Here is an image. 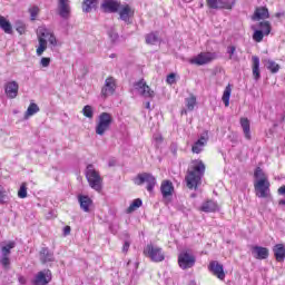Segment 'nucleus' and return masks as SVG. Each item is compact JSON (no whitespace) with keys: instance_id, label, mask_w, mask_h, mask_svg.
<instances>
[{"instance_id":"obj_25","label":"nucleus","mask_w":285,"mask_h":285,"mask_svg":"<svg viewBox=\"0 0 285 285\" xmlns=\"http://www.w3.org/2000/svg\"><path fill=\"white\" fill-rule=\"evenodd\" d=\"M273 253L276 262H284L285 259V246L284 244H276L273 247Z\"/></svg>"},{"instance_id":"obj_26","label":"nucleus","mask_w":285,"mask_h":285,"mask_svg":"<svg viewBox=\"0 0 285 285\" xmlns=\"http://www.w3.org/2000/svg\"><path fill=\"white\" fill-rule=\"evenodd\" d=\"M97 6H99V0H83L82 11L92 12V10H97Z\"/></svg>"},{"instance_id":"obj_6","label":"nucleus","mask_w":285,"mask_h":285,"mask_svg":"<svg viewBox=\"0 0 285 285\" xmlns=\"http://www.w3.org/2000/svg\"><path fill=\"white\" fill-rule=\"evenodd\" d=\"M196 263L197 258L190 250H183L178 254V266L181 268V271H188L189 268H193Z\"/></svg>"},{"instance_id":"obj_32","label":"nucleus","mask_w":285,"mask_h":285,"mask_svg":"<svg viewBox=\"0 0 285 285\" xmlns=\"http://www.w3.org/2000/svg\"><path fill=\"white\" fill-rule=\"evenodd\" d=\"M258 28L261 32L265 35V37H268V35H271V31L273 30V27L271 26L269 21H261L258 23Z\"/></svg>"},{"instance_id":"obj_7","label":"nucleus","mask_w":285,"mask_h":285,"mask_svg":"<svg viewBox=\"0 0 285 285\" xmlns=\"http://www.w3.org/2000/svg\"><path fill=\"white\" fill-rule=\"evenodd\" d=\"M217 59V53L210 51H203L189 59L191 66H207V63H213Z\"/></svg>"},{"instance_id":"obj_20","label":"nucleus","mask_w":285,"mask_h":285,"mask_svg":"<svg viewBox=\"0 0 285 285\" xmlns=\"http://www.w3.org/2000/svg\"><path fill=\"white\" fill-rule=\"evenodd\" d=\"M252 255H254L255 259H268V248L263 246H253Z\"/></svg>"},{"instance_id":"obj_8","label":"nucleus","mask_w":285,"mask_h":285,"mask_svg":"<svg viewBox=\"0 0 285 285\" xmlns=\"http://www.w3.org/2000/svg\"><path fill=\"white\" fill-rule=\"evenodd\" d=\"M145 255L155 263L164 262V259H166V254L164 253V249L155 244L147 245Z\"/></svg>"},{"instance_id":"obj_47","label":"nucleus","mask_w":285,"mask_h":285,"mask_svg":"<svg viewBox=\"0 0 285 285\" xmlns=\"http://www.w3.org/2000/svg\"><path fill=\"white\" fill-rule=\"evenodd\" d=\"M135 90L139 91V95H144V79H140L134 85Z\"/></svg>"},{"instance_id":"obj_9","label":"nucleus","mask_w":285,"mask_h":285,"mask_svg":"<svg viewBox=\"0 0 285 285\" xmlns=\"http://www.w3.org/2000/svg\"><path fill=\"white\" fill-rule=\"evenodd\" d=\"M14 246H17V243L14 240H11L7 245L1 247L0 264L6 269L10 268V254L12 253L11 250L12 248H14Z\"/></svg>"},{"instance_id":"obj_29","label":"nucleus","mask_w":285,"mask_h":285,"mask_svg":"<svg viewBox=\"0 0 285 285\" xmlns=\"http://www.w3.org/2000/svg\"><path fill=\"white\" fill-rule=\"evenodd\" d=\"M233 92V88L230 83L225 87L223 92L222 101L224 102L225 107L228 108L230 106V95Z\"/></svg>"},{"instance_id":"obj_54","label":"nucleus","mask_w":285,"mask_h":285,"mask_svg":"<svg viewBox=\"0 0 285 285\" xmlns=\"http://www.w3.org/2000/svg\"><path fill=\"white\" fill-rule=\"evenodd\" d=\"M130 248V243L129 242H125L124 246H122V253H128Z\"/></svg>"},{"instance_id":"obj_52","label":"nucleus","mask_w":285,"mask_h":285,"mask_svg":"<svg viewBox=\"0 0 285 285\" xmlns=\"http://www.w3.org/2000/svg\"><path fill=\"white\" fill-rule=\"evenodd\" d=\"M17 32H19V35H24L26 33V27L23 24L18 26L16 28Z\"/></svg>"},{"instance_id":"obj_5","label":"nucleus","mask_w":285,"mask_h":285,"mask_svg":"<svg viewBox=\"0 0 285 285\" xmlns=\"http://www.w3.org/2000/svg\"><path fill=\"white\" fill-rule=\"evenodd\" d=\"M112 126V115L109 112H101L98 117V122L96 125V135L104 137L110 127Z\"/></svg>"},{"instance_id":"obj_33","label":"nucleus","mask_w":285,"mask_h":285,"mask_svg":"<svg viewBox=\"0 0 285 285\" xmlns=\"http://www.w3.org/2000/svg\"><path fill=\"white\" fill-rule=\"evenodd\" d=\"M142 204H144V200H141V198L135 199V200L130 204V206L126 209V213H127L128 215H130V213H135V210H137L138 208H141Z\"/></svg>"},{"instance_id":"obj_13","label":"nucleus","mask_w":285,"mask_h":285,"mask_svg":"<svg viewBox=\"0 0 285 285\" xmlns=\"http://www.w3.org/2000/svg\"><path fill=\"white\" fill-rule=\"evenodd\" d=\"M115 88H116L115 78L108 77L105 80V86L101 88L100 96L102 97V99H108L110 95H115Z\"/></svg>"},{"instance_id":"obj_46","label":"nucleus","mask_w":285,"mask_h":285,"mask_svg":"<svg viewBox=\"0 0 285 285\" xmlns=\"http://www.w3.org/2000/svg\"><path fill=\"white\" fill-rule=\"evenodd\" d=\"M29 13L31 16V20L35 21V19H37V16L39 14V7L33 6L29 8Z\"/></svg>"},{"instance_id":"obj_38","label":"nucleus","mask_w":285,"mask_h":285,"mask_svg":"<svg viewBox=\"0 0 285 285\" xmlns=\"http://www.w3.org/2000/svg\"><path fill=\"white\" fill-rule=\"evenodd\" d=\"M264 37H266V35L259 29L255 30L253 33V40L256 41V43H262L264 41Z\"/></svg>"},{"instance_id":"obj_37","label":"nucleus","mask_w":285,"mask_h":285,"mask_svg":"<svg viewBox=\"0 0 285 285\" xmlns=\"http://www.w3.org/2000/svg\"><path fill=\"white\" fill-rule=\"evenodd\" d=\"M267 70H269V72H272V75L279 72V63H277L273 60H267Z\"/></svg>"},{"instance_id":"obj_23","label":"nucleus","mask_w":285,"mask_h":285,"mask_svg":"<svg viewBox=\"0 0 285 285\" xmlns=\"http://www.w3.org/2000/svg\"><path fill=\"white\" fill-rule=\"evenodd\" d=\"M40 262L41 264H48V262H55V254L50 252L48 247H42L40 250Z\"/></svg>"},{"instance_id":"obj_44","label":"nucleus","mask_w":285,"mask_h":285,"mask_svg":"<svg viewBox=\"0 0 285 285\" xmlns=\"http://www.w3.org/2000/svg\"><path fill=\"white\" fill-rule=\"evenodd\" d=\"M144 95L153 99L155 97V90H153L148 85L144 83Z\"/></svg>"},{"instance_id":"obj_41","label":"nucleus","mask_w":285,"mask_h":285,"mask_svg":"<svg viewBox=\"0 0 285 285\" xmlns=\"http://www.w3.org/2000/svg\"><path fill=\"white\" fill-rule=\"evenodd\" d=\"M82 115H85L88 119H92L95 112L92 111V107L86 105L82 109Z\"/></svg>"},{"instance_id":"obj_34","label":"nucleus","mask_w":285,"mask_h":285,"mask_svg":"<svg viewBox=\"0 0 285 285\" xmlns=\"http://www.w3.org/2000/svg\"><path fill=\"white\" fill-rule=\"evenodd\" d=\"M187 109L189 111L195 110V107L197 106V97L195 95H190L188 98L185 99Z\"/></svg>"},{"instance_id":"obj_3","label":"nucleus","mask_w":285,"mask_h":285,"mask_svg":"<svg viewBox=\"0 0 285 285\" xmlns=\"http://www.w3.org/2000/svg\"><path fill=\"white\" fill-rule=\"evenodd\" d=\"M48 39L50 46L57 47V37H55V33H52L48 28L46 27H39L38 28V41L39 46L37 48V55L38 57H41L46 50H48Z\"/></svg>"},{"instance_id":"obj_2","label":"nucleus","mask_w":285,"mask_h":285,"mask_svg":"<svg viewBox=\"0 0 285 285\" xmlns=\"http://www.w3.org/2000/svg\"><path fill=\"white\" fill-rule=\"evenodd\" d=\"M254 190L256 197H259L261 199H268V197H271V181L262 167H256L254 170Z\"/></svg>"},{"instance_id":"obj_10","label":"nucleus","mask_w":285,"mask_h":285,"mask_svg":"<svg viewBox=\"0 0 285 285\" xmlns=\"http://www.w3.org/2000/svg\"><path fill=\"white\" fill-rule=\"evenodd\" d=\"M119 8H121V2L118 0H102L100 4V10H102L105 14H115L119 12Z\"/></svg>"},{"instance_id":"obj_39","label":"nucleus","mask_w":285,"mask_h":285,"mask_svg":"<svg viewBox=\"0 0 285 285\" xmlns=\"http://www.w3.org/2000/svg\"><path fill=\"white\" fill-rule=\"evenodd\" d=\"M111 43H117L119 41V33H117V30L115 28H110L107 32Z\"/></svg>"},{"instance_id":"obj_50","label":"nucleus","mask_w":285,"mask_h":285,"mask_svg":"<svg viewBox=\"0 0 285 285\" xmlns=\"http://www.w3.org/2000/svg\"><path fill=\"white\" fill-rule=\"evenodd\" d=\"M154 141H156L158 146L159 144H164V136H161L160 134L154 135Z\"/></svg>"},{"instance_id":"obj_1","label":"nucleus","mask_w":285,"mask_h":285,"mask_svg":"<svg viewBox=\"0 0 285 285\" xmlns=\"http://www.w3.org/2000/svg\"><path fill=\"white\" fill-rule=\"evenodd\" d=\"M206 175V164L202 159H194L187 169L185 181L189 190H197L202 186V179Z\"/></svg>"},{"instance_id":"obj_22","label":"nucleus","mask_w":285,"mask_h":285,"mask_svg":"<svg viewBox=\"0 0 285 285\" xmlns=\"http://www.w3.org/2000/svg\"><path fill=\"white\" fill-rule=\"evenodd\" d=\"M252 72L255 81H259V79H262V73L259 71V57L257 56L252 57Z\"/></svg>"},{"instance_id":"obj_43","label":"nucleus","mask_w":285,"mask_h":285,"mask_svg":"<svg viewBox=\"0 0 285 285\" xmlns=\"http://www.w3.org/2000/svg\"><path fill=\"white\" fill-rule=\"evenodd\" d=\"M206 3L210 10H219V0H206Z\"/></svg>"},{"instance_id":"obj_53","label":"nucleus","mask_w":285,"mask_h":285,"mask_svg":"<svg viewBox=\"0 0 285 285\" xmlns=\"http://www.w3.org/2000/svg\"><path fill=\"white\" fill-rule=\"evenodd\" d=\"M135 184H138V186H141V184H144V174L138 175V178L136 179Z\"/></svg>"},{"instance_id":"obj_16","label":"nucleus","mask_w":285,"mask_h":285,"mask_svg":"<svg viewBox=\"0 0 285 285\" xmlns=\"http://www.w3.org/2000/svg\"><path fill=\"white\" fill-rule=\"evenodd\" d=\"M58 14L62 19H70V0H58Z\"/></svg>"},{"instance_id":"obj_56","label":"nucleus","mask_w":285,"mask_h":285,"mask_svg":"<svg viewBox=\"0 0 285 285\" xmlns=\"http://www.w3.org/2000/svg\"><path fill=\"white\" fill-rule=\"evenodd\" d=\"M278 204H279V206H285V199H281V200L278 202Z\"/></svg>"},{"instance_id":"obj_45","label":"nucleus","mask_w":285,"mask_h":285,"mask_svg":"<svg viewBox=\"0 0 285 285\" xmlns=\"http://www.w3.org/2000/svg\"><path fill=\"white\" fill-rule=\"evenodd\" d=\"M8 199V191H6V188L0 185V204H6Z\"/></svg>"},{"instance_id":"obj_35","label":"nucleus","mask_w":285,"mask_h":285,"mask_svg":"<svg viewBox=\"0 0 285 285\" xmlns=\"http://www.w3.org/2000/svg\"><path fill=\"white\" fill-rule=\"evenodd\" d=\"M235 3H237V0H219V9L233 10Z\"/></svg>"},{"instance_id":"obj_55","label":"nucleus","mask_w":285,"mask_h":285,"mask_svg":"<svg viewBox=\"0 0 285 285\" xmlns=\"http://www.w3.org/2000/svg\"><path fill=\"white\" fill-rule=\"evenodd\" d=\"M70 230H71V228H70V226H65V228H63V236L65 237H68V235H70Z\"/></svg>"},{"instance_id":"obj_19","label":"nucleus","mask_w":285,"mask_h":285,"mask_svg":"<svg viewBox=\"0 0 285 285\" xmlns=\"http://www.w3.org/2000/svg\"><path fill=\"white\" fill-rule=\"evenodd\" d=\"M269 18L271 13L268 12V8L266 7H257L252 17L253 21H262Z\"/></svg>"},{"instance_id":"obj_57","label":"nucleus","mask_w":285,"mask_h":285,"mask_svg":"<svg viewBox=\"0 0 285 285\" xmlns=\"http://www.w3.org/2000/svg\"><path fill=\"white\" fill-rule=\"evenodd\" d=\"M109 57H110V59H115V57H117V55L111 53Z\"/></svg>"},{"instance_id":"obj_21","label":"nucleus","mask_w":285,"mask_h":285,"mask_svg":"<svg viewBox=\"0 0 285 285\" xmlns=\"http://www.w3.org/2000/svg\"><path fill=\"white\" fill-rule=\"evenodd\" d=\"M144 184L146 190L148 193H153L155 190V186H157V178H155L153 174H144Z\"/></svg>"},{"instance_id":"obj_51","label":"nucleus","mask_w":285,"mask_h":285,"mask_svg":"<svg viewBox=\"0 0 285 285\" xmlns=\"http://www.w3.org/2000/svg\"><path fill=\"white\" fill-rule=\"evenodd\" d=\"M18 282H19V284H21V285L28 284V279H26V276H22V275H19V276H18Z\"/></svg>"},{"instance_id":"obj_58","label":"nucleus","mask_w":285,"mask_h":285,"mask_svg":"<svg viewBox=\"0 0 285 285\" xmlns=\"http://www.w3.org/2000/svg\"><path fill=\"white\" fill-rule=\"evenodd\" d=\"M146 108H150V102H147Z\"/></svg>"},{"instance_id":"obj_27","label":"nucleus","mask_w":285,"mask_h":285,"mask_svg":"<svg viewBox=\"0 0 285 285\" xmlns=\"http://www.w3.org/2000/svg\"><path fill=\"white\" fill-rule=\"evenodd\" d=\"M202 213H215L217 210V203L207 200L199 207Z\"/></svg>"},{"instance_id":"obj_18","label":"nucleus","mask_w":285,"mask_h":285,"mask_svg":"<svg viewBox=\"0 0 285 285\" xmlns=\"http://www.w3.org/2000/svg\"><path fill=\"white\" fill-rule=\"evenodd\" d=\"M160 193L164 199H168V197H173L175 193V185L170 180H163L160 184Z\"/></svg>"},{"instance_id":"obj_24","label":"nucleus","mask_w":285,"mask_h":285,"mask_svg":"<svg viewBox=\"0 0 285 285\" xmlns=\"http://www.w3.org/2000/svg\"><path fill=\"white\" fill-rule=\"evenodd\" d=\"M78 202L80 204L81 210L85 213H90V206H92V199L88 196L79 195Z\"/></svg>"},{"instance_id":"obj_11","label":"nucleus","mask_w":285,"mask_h":285,"mask_svg":"<svg viewBox=\"0 0 285 285\" xmlns=\"http://www.w3.org/2000/svg\"><path fill=\"white\" fill-rule=\"evenodd\" d=\"M208 271L214 275V277H217V279H220V282H224L226 279V272H224V265L220 264L217 261H212L208 265Z\"/></svg>"},{"instance_id":"obj_12","label":"nucleus","mask_w":285,"mask_h":285,"mask_svg":"<svg viewBox=\"0 0 285 285\" xmlns=\"http://www.w3.org/2000/svg\"><path fill=\"white\" fill-rule=\"evenodd\" d=\"M50 282H52V272L50 269L38 272L32 279L33 285H48Z\"/></svg>"},{"instance_id":"obj_31","label":"nucleus","mask_w":285,"mask_h":285,"mask_svg":"<svg viewBox=\"0 0 285 285\" xmlns=\"http://www.w3.org/2000/svg\"><path fill=\"white\" fill-rule=\"evenodd\" d=\"M39 105L35 102H30L26 114H24V119H29V117H32L33 115H37L39 112Z\"/></svg>"},{"instance_id":"obj_42","label":"nucleus","mask_w":285,"mask_h":285,"mask_svg":"<svg viewBox=\"0 0 285 285\" xmlns=\"http://www.w3.org/2000/svg\"><path fill=\"white\" fill-rule=\"evenodd\" d=\"M236 50H237V48L235 46L227 47V53L229 55V59H232L234 61H239V58L235 57Z\"/></svg>"},{"instance_id":"obj_48","label":"nucleus","mask_w":285,"mask_h":285,"mask_svg":"<svg viewBox=\"0 0 285 285\" xmlns=\"http://www.w3.org/2000/svg\"><path fill=\"white\" fill-rule=\"evenodd\" d=\"M176 75L175 73H169L166 78V83H168L169 86H173V83H176Z\"/></svg>"},{"instance_id":"obj_14","label":"nucleus","mask_w":285,"mask_h":285,"mask_svg":"<svg viewBox=\"0 0 285 285\" xmlns=\"http://www.w3.org/2000/svg\"><path fill=\"white\" fill-rule=\"evenodd\" d=\"M4 95L8 99H17L19 96V82L11 80L4 83Z\"/></svg>"},{"instance_id":"obj_4","label":"nucleus","mask_w":285,"mask_h":285,"mask_svg":"<svg viewBox=\"0 0 285 285\" xmlns=\"http://www.w3.org/2000/svg\"><path fill=\"white\" fill-rule=\"evenodd\" d=\"M85 175L90 188L97 190V193H101V176L99 175V171L95 170L92 164L87 166Z\"/></svg>"},{"instance_id":"obj_49","label":"nucleus","mask_w":285,"mask_h":285,"mask_svg":"<svg viewBox=\"0 0 285 285\" xmlns=\"http://www.w3.org/2000/svg\"><path fill=\"white\" fill-rule=\"evenodd\" d=\"M50 58H48V57H43V58H41V60H40V66L42 67V68H48L49 66H50Z\"/></svg>"},{"instance_id":"obj_17","label":"nucleus","mask_w":285,"mask_h":285,"mask_svg":"<svg viewBox=\"0 0 285 285\" xmlns=\"http://www.w3.org/2000/svg\"><path fill=\"white\" fill-rule=\"evenodd\" d=\"M119 10V17L121 21H125V23L130 22V17H134L135 10L130 8V4H120Z\"/></svg>"},{"instance_id":"obj_28","label":"nucleus","mask_w":285,"mask_h":285,"mask_svg":"<svg viewBox=\"0 0 285 285\" xmlns=\"http://www.w3.org/2000/svg\"><path fill=\"white\" fill-rule=\"evenodd\" d=\"M240 126L243 128L245 138L250 140V120H248V118H240Z\"/></svg>"},{"instance_id":"obj_15","label":"nucleus","mask_w":285,"mask_h":285,"mask_svg":"<svg viewBox=\"0 0 285 285\" xmlns=\"http://www.w3.org/2000/svg\"><path fill=\"white\" fill-rule=\"evenodd\" d=\"M208 144V136H200L199 139H197L194 145L191 146V153L194 155H199L204 153V148H206Z\"/></svg>"},{"instance_id":"obj_59","label":"nucleus","mask_w":285,"mask_h":285,"mask_svg":"<svg viewBox=\"0 0 285 285\" xmlns=\"http://www.w3.org/2000/svg\"><path fill=\"white\" fill-rule=\"evenodd\" d=\"M109 166H115V164L112 161H109Z\"/></svg>"},{"instance_id":"obj_30","label":"nucleus","mask_w":285,"mask_h":285,"mask_svg":"<svg viewBox=\"0 0 285 285\" xmlns=\"http://www.w3.org/2000/svg\"><path fill=\"white\" fill-rule=\"evenodd\" d=\"M0 28L6 35H12V24L3 16H0Z\"/></svg>"},{"instance_id":"obj_40","label":"nucleus","mask_w":285,"mask_h":285,"mask_svg":"<svg viewBox=\"0 0 285 285\" xmlns=\"http://www.w3.org/2000/svg\"><path fill=\"white\" fill-rule=\"evenodd\" d=\"M18 197H20V199H26V197H28V187L26 186V183L21 184Z\"/></svg>"},{"instance_id":"obj_60","label":"nucleus","mask_w":285,"mask_h":285,"mask_svg":"<svg viewBox=\"0 0 285 285\" xmlns=\"http://www.w3.org/2000/svg\"><path fill=\"white\" fill-rule=\"evenodd\" d=\"M282 14L281 13H276V17H281Z\"/></svg>"},{"instance_id":"obj_36","label":"nucleus","mask_w":285,"mask_h":285,"mask_svg":"<svg viewBox=\"0 0 285 285\" xmlns=\"http://www.w3.org/2000/svg\"><path fill=\"white\" fill-rule=\"evenodd\" d=\"M159 42V36L155 32H151L149 35L146 36V43H148L149 46H155V43Z\"/></svg>"}]
</instances>
